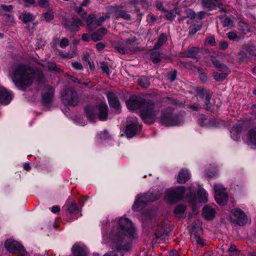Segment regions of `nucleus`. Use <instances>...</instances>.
<instances>
[{
    "instance_id": "nucleus-55",
    "label": "nucleus",
    "mask_w": 256,
    "mask_h": 256,
    "mask_svg": "<svg viewBox=\"0 0 256 256\" xmlns=\"http://www.w3.org/2000/svg\"><path fill=\"white\" fill-rule=\"evenodd\" d=\"M155 6L156 8L162 12H166V9L164 7L162 3L158 0H156L155 2Z\"/></svg>"
},
{
    "instance_id": "nucleus-21",
    "label": "nucleus",
    "mask_w": 256,
    "mask_h": 256,
    "mask_svg": "<svg viewBox=\"0 0 256 256\" xmlns=\"http://www.w3.org/2000/svg\"><path fill=\"white\" fill-rule=\"evenodd\" d=\"M106 96L110 106L114 108L116 110H118L120 106V103L117 96L114 93L112 92H108Z\"/></svg>"
},
{
    "instance_id": "nucleus-13",
    "label": "nucleus",
    "mask_w": 256,
    "mask_h": 256,
    "mask_svg": "<svg viewBox=\"0 0 256 256\" xmlns=\"http://www.w3.org/2000/svg\"><path fill=\"white\" fill-rule=\"evenodd\" d=\"M232 216L231 219L238 225L242 226L247 222V217L244 212L240 208H236L232 211Z\"/></svg>"
},
{
    "instance_id": "nucleus-6",
    "label": "nucleus",
    "mask_w": 256,
    "mask_h": 256,
    "mask_svg": "<svg viewBox=\"0 0 256 256\" xmlns=\"http://www.w3.org/2000/svg\"><path fill=\"white\" fill-rule=\"evenodd\" d=\"M160 197V196L152 192L138 195L132 206V209L134 211H138L143 208L147 202L157 200Z\"/></svg>"
},
{
    "instance_id": "nucleus-33",
    "label": "nucleus",
    "mask_w": 256,
    "mask_h": 256,
    "mask_svg": "<svg viewBox=\"0 0 256 256\" xmlns=\"http://www.w3.org/2000/svg\"><path fill=\"white\" fill-rule=\"evenodd\" d=\"M239 30L243 34H246L250 32V26L244 22H240L238 24Z\"/></svg>"
},
{
    "instance_id": "nucleus-22",
    "label": "nucleus",
    "mask_w": 256,
    "mask_h": 256,
    "mask_svg": "<svg viewBox=\"0 0 256 256\" xmlns=\"http://www.w3.org/2000/svg\"><path fill=\"white\" fill-rule=\"evenodd\" d=\"M82 25V21L78 18H74L70 24H64L66 28L70 32H76L79 30V26Z\"/></svg>"
},
{
    "instance_id": "nucleus-46",
    "label": "nucleus",
    "mask_w": 256,
    "mask_h": 256,
    "mask_svg": "<svg viewBox=\"0 0 256 256\" xmlns=\"http://www.w3.org/2000/svg\"><path fill=\"white\" fill-rule=\"evenodd\" d=\"M115 49L120 54H124L128 53L129 51L128 50L126 46L124 48L122 45L118 44L115 46Z\"/></svg>"
},
{
    "instance_id": "nucleus-32",
    "label": "nucleus",
    "mask_w": 256,
    "mask_h": 256,
    "mask_svg": "<svg viewBox=\"0 0 256 256\" xmlns=\"http://www.w3.org/2000/svg\"><path fill=\"white\" fill-rule=\"evenodd\" d=\"M212 61L214 66L218 70H224L228 69V68L226 64L222 63H220L218 60L216 58H213L212 60Z\"/></svg>"
},
{
    "instance_id": "nucleus-62",
    "label": "nucleus",
    "mask_w": 256,
    "mask_h": 256,
    "mask_svg": "<svg viewBox=\"0 0 256 256\" xmlns=\"http://www.w3.org/2000/svg\"><path fill=\"white\" fill-rule=\"evenodd\" d=\"M228 47V44L226 42H221L219 44L220 49L224 50L227 48Z\"/></svg>"
},
{
    "instance_id": "nucleus-20",
    "label": "nucleus",
    "mask_w": 256,
    "mask_h": 256,
    "mask_svg": "<svg viewBox=\"0 0 256 256\" xmlns=\"http://www.w3.org/2000/svg\"><path fill=\"white\" fill-rule=\"evenodd\" d=\"M112 12L114 13L116 18H120L126 20H130V16L124 10L120 8L119 7L115 6L112 8Z\"/></svg>"
},
{
    "instance_id": "nucleus-41",
    "label": "nucleus",
    "mask_w": 256,
    "mask_h": 256,
    "mask_svg": "<svg viewBox=\"0 0 256 256\" xmlns=\"http://www.w3.org/2000/svg\"><path fill=\"white\" fill-rule=\"evenodd\" d=\"M100 68L102 70L104 73H106L108 76L110 74V72L108 64L107 62H102L100 64Z\"/></svg>"
},
{
    "instance_id": "nucleus-58",
    "label": "nucleus",
    "mask_w": 256,
    "mask_h": 256,
    "mask_svg": "<svg viewBox=\"0 0 256 256\" xmlns=\"http://www.w3.org/2000/svg\"><path fill=\"white\" fill-rule=\"evenodd\" d=\"M188 107L194 111H198L202 108V106L197 104H190Z\"/></svg>"
},
{
    "instance_id": "nucleus-37",
    "label": "nucleus",
    "mask_w": 256,
    "mask_h": 256,
    "mask_svg": "<svg viewBox=\"0 0 256 256\" xmlns=\"http://www.w3.org/2000/svg\"><path fill=\"white\" fill-rule=\"evenodd\" d=\"M213 76L214 78L217 81L223 80L227 76V74L226 72L218 73V72H213Z\"/></svg>"
},
{
    "instance_id": "nucleus-24",
    "label": "nucleus",
    "mask_w": 256,
    "mask_h": 256,
    "mask_svg": "<svg viewBox=\"0 0 256 256\" xmlns=\"http://www.w3.org/2000/svg\"><path fill=\"white\" fill-rule=\"evenodd\" d=\"M190 178V174L186 170H182L177 178V182L179 184H184Z\"/></svg>"
},
{
    "instance_id": "nucleus-38",
    "label": "nucleus",
    "mask_w": 256,
    "mask_h": 256,
    "mask_svg": "<svg viewBox=\"0 0 256 256\" xmlns=\"http://www.w3.org/2000/svg\"><path fill=\"white\" fill-rule=\"evenodd\" d=\"M198 72L199 74V78L200 80L203 82H205L208 80L207 74L204 71V70L200 67L198 68Z\"/></svg>"
},
{
    "instance_id": "nucleus-14",
    "label": "nucleus",
    "mask_w": 256,
    "mask_h": 256,
    "mask_svg": "<svg viewBox=\"0 0 256 256\" xmlns=\"http://www.w3.org/2000/svg\"><path fill=\"white\" fill-rule=\"evenodd\" d=\"M54 90L50 85L44 86L42 92V100L44 104L47 106L50 104L53 100Z\"/></svg>"
},
{
    "instance_id": "nucleus-50",
    "label": "nucleus",
    "mask_w": 256,
    "mask_h": 256,
    "mask_svg": "<svg viewBox=\"0 0 256 256\" xmlns=\"http://www.w3.org/2000/svg\"><path fill=\"white\" fill-rule=\"evenodd\" d=\"M110 16L106 15L105 16H100L98 20L95 22V24H96L97 26H100L102 22L106 20V19L109 18Z\"/></svg>"
},
{
    "instance_id": "nucleus-8",
    "label": "nucleus",
    "mask_w": 256,
    "mask_h": 256,
    "mask_svg": "<svg viewBox=\"0 0 256 256\" xmlns=\"http://www.w3.org/2000/svg\"><path fill=\"white\" fill-rule=\"evenodd\" d=\"M185 192V188L184 186H179L173 189L166 190L165 194V198L166 202L170 204L174 203L180 200Z\"/></svg>"
},
{
    "instance_id": "nucleus-3",
    "label": "nucleus",
    "mask_w": 256,
    "mask_h": 256,
    "mask_svg": "<svg viewBox=\"0 0 256 256\" xmlns=\"http://www.w3.org/2000/svg\"><path fill=\"white\" fill-rule=\"evenodd\" d=\"M14 76L20 85L25 88L31 86L34 80L40 82L43 78V74L41 70H34L28 65L21 64L16 68Z\"/></svg>"
},
{
    "instance_id": "nucleus-34",
    "label": "nucleus",
    "mask_w": 256,
    "mask_h": 256,
    "mask_svg": "<svg viewBox=\"0 0 256 256\" xmlns=\"http://www.w3.org/2000/svg\"><path fill=\"white\" fill-rule=\"evenodd\" d=\"M34 20V16L30 13H24L22 14V20L24 23L26 24Z\"/></svg>"
},
{
    "instance_id": "nucleus-64",
    "label": "nucleus",
    "mask_w": 256,
    "mask_h": 256,
    "mask_svg": "<svg viewBox=\"0 0 256 256\" xmlns=\"http://www.w3.org/2000/svg\"><path fill=\"white\" fill-rule=\"evenodd\" d=\"M1 8L4 10L6 12H10L13 8V6L12 5L6 6L2 4Z\"/></svg>"
},
{
    "instance_id": "nucleus-17",
    "label": "nucleus",
    "mask_w": 256,
    "mask_h": 256,
    "mask_svg": "<svg viewBox=\"0 0 256 256\" xmlns=\"http://www.w3.org/2000/svg\"><path fill=\"white\" fill-rule=\"evenodd\" d=\"M72 250L74 256H87V248L83 244H76L72 246Z\"/></svg>"
},
{
    "instance_id": "nucleus-52",
    "label": "nucleus",
    "mask_w": 256,
    "mask_h": 256,
    "mask_svg": "<svg viewBox=\"0 0 256 256\" xmlns=\"http://www.w3.org/2000/svg\"><path fill=\"white\" fill-rule=\"evenodd\" d=\"M38 4L40 8H47L50 6L48 0H38Z\"/></svg>"
},
{
    "instance_id": "nucleus-48",
    "label": "nucleus",
    "mask_w": 256,
    "mask_h": 256,
    "mask_svg": "<svg viewBox=\"0 0 256 256\" xmlns=\"http://www.w3.org/2000/svg\"><path fill=\"white\" fill-rule=\"evenodd\" d=\"M184 12L186 18H190L192 20L195 18L196 14L190 8L186 9Z\"/></svg>"
},
{
    "instance_id": "nucleus-29",
    "label": "nucleus",
    "mask_w": 256,
    "mask_h": 256,
    "mask_svg": "<svg viewBox=\"0 0 256 256\" xmlns=\"http://www.w3.org/2000/svg\"><path fill=\"white\" fill-rule=\"evenodd\" d=\"M248 138L252 144L256 146V128H251L248 132Z\"/></svg>"
},
{
    "instance_id": "nucleus-60",
    "label": "nucleus",
    "mask_w": 256,
    "mask_h": 256,
    "mask_svg": "<svg viewBox=\"0 0 256 256\" xmlns=\"http://www.w3.org/2000/svg\"><path fill=\"white\" fill-rule=\"evenodd\" d=\"M207 42L211 46H214L216 44L215 38L214 36H208L206 38Z\"/></svg>"
},
{
    "instance_id": "nucleus-30",
    "label": "nucleus",
    "mask_w": 256,
    "mask_h": 256,
    "mask_svg": "<svg viewBox=\"0 0 256 256\" xmlns=\"http://www.w3.org/2000/svg\"><path fill=\"white\" fill-rule=\"evenodd\" d=\"M66 212L70 214H73L78 209L76 204L72 201L68 202L66 204Z\"/></svg>"
},
{
    "instance_id": "nucleus-4",
    "label": "nucleus",
    "mask_w": 256,
    "mask_h": 256,
    "mask_svg": "<svg viewBox=\"0 0 256 256\" xmlns=\"http://www.w3.org/2000/svg\"><path fill=\"white\" fill-rule=\"evenodd\" d=\"M84 110L88 118L91 122L96 120V110H98V118L101 120H106L108 116V106L106 103H100L97 106L88 104L85 107Z\"/></svg>"
},
{
    "instance_id": "nucleus-12",
    "label": "nucleus",
    "mask_w": 256,
    "mask_h": 256,
    "mask_svg": "<svg viewBox=\"0 0 256 256\" xmlns=\"http://www.w3.org/2000/svg\"><path fill=\"white\" fill-rule=\"evenodd\" d=\"M196 92L199 97L204 100L205 103V108L210 110L212 108V104L210 102L212 94L208 90H206L202 88H198L196 89Z\"/></svg>"
},
{
    "instance_id": "nucleus-59",
    "label": "nucleus",
    "mask_w": 256,
    "mask_h": 256,
    "mask_svg": "<svg viewBox=\"0 0 256 256\" xmlns=\"http://www.w3.org/2000/svg\"><path fill=\"white\" fill-rule=\"evenodd\" d=\"M227 35L228 38L230 40H235L238 38L236 34L233 32H228Z\"/></svg>"
},
{
    "instance_id": "nucleus-47",
    "label": "nucleus",
    "mask_w": 256,
    "mask_h": 256,
    "mask_svg": "<svg viewBox=\"0 0 256 256\" xmlns=\"http://www.w3.org/2000/svg\"><path fill=\"white\" fill-rule=\"evenodd\" d=\"M92 39L94 41H99L102 38V36L98 32H93L91 35Z\"/></svg>"
},
{
    "instance_id": "nucleus-57",
    "label": "nucleus",
    "mask_w": 256,
    "mask_h": 256,
    "mask_svg": "<svg viewBox=\"0 0 256 256\" xmlns=\"http://www.w3.org/2000/svg\"><path fill=\"white\" fill-rule=\"evenodd\" d=\"M96 18L94 14H90L86 18V22L88 26H90L92 24L94 20Z\"/></svg>"
},
{
    "instance_id": "nucleus-23",
    "label": "nucleus",
    "mask_w": 256,
    "mask_h": 256,
    "mask_svg": "<svg viewBox=\"0 0 256 256\" xmlns=\"http://www.w3.org/2000/svg\"><path fill=\"white\" fill-rule=\"evenodd\" d=\"M200 52L198 47H191L182 53V56L188 58H196Z\"/></svg>"
},
{
    "instance_id": "nucleus-9",
    "label": "nucleus",
    "mask_w": 256,
    "mask_h": 256,
    "mask_svg": "<svg viewBox=\"0 0 256 256\" xmlns=\"http://www.w3.org/2000/svg\"><path fill=\"white\" fill-rule=\"evenodd\" d=\"M4 246L6 249L10 252L18 253L22 256H26L27 254L24 246L16 241L7 240Z\"/></svg>"
},
{
    "instance_id": "nucleus-18",
    "label": "nucleus",
    "mask_w": 256,
    "mask_h": 256,
    "mask_svg": "<svg viewBox=\"0 0 256 256\" xmlns=\"http://www.w3.org/2000/svg\"><path fill=\"white\" fill-rule=\"evenodd\" d=\"M202 6L209 10L215 9L216 7L220 8L222 6V0H202Z\"/></svg>"
},
{
    "instance_id": "nucleus-54",
    "label": "nucleus",
    "mask_w": 256,
    "mask_h": 256,
    "mask_svg": "<svg viewBox=\"0 0 256 256\" xmlns=\"http://www.w3.org/2000/svg\"><path fill=\"white\" fill-rule=\"evenodd\" d=\"M233 25L232 20L229 18L226 17L222 22V26L224 27L232 26Z\"/></svg>"
},
{
    "instance_id": "nucleus-56",
    "label": "nucleus",
    "mask_w": 256,
    "mask_h": 256,
    "mask_svg": "<svg viewBox=\"0 0 256 256\" xmlns=\"http://www.w3.org/2000/svg\"><path fill=\"white\" fill-rule=\"evenodd\" d=\"M60 38H58V36H54L53 39H52V40L51 42V46L52 48H56L58 44L60 45Z\"/></svg>"
},
{
    "instance_id": "nucleus-40",
    "label": "nucleus",
    "mask_w": 256,
    "mask_h": 256,
    "mask_svg": "<svg viewBox=\"0 0 256 256\" xmlns=\"http://www.w3.org/2000/svg\"><path fill=\"white\" fill-rule=\"evenodd\" d=\"M166 18L170 20H173L176 16V14H177L176 10H171L170 11H167L166 10Z\"/></svg>"
},
{
    "instance_id": "nucleus-49",
    "label": "nucleus",
    "mask_w": 256,
    "mask_h": 256,
    "mask_svg": "<svg viewBox=\"0 0 256 256\" xmlns=\"http://www.w3.org/2000/svg\"><path fill=\"white\" fill-rule=\"evenodd\" d=\"M70 42L67 38H62L60 42V46L62 48H64L69 45Z\"/></svg>"
},
{
    "instance_id": "nucleus-39",
    "label": "nucleus",
    "mask_w": 256,
    "mask_h": 256,
    "mask_svg": "<svg viewBox=\"0 0 256 256\" xmlns=\"http://www.w3.org/2000/svg\"><path fill=\"white\" fill-rule=\"evenodd\" d=\"M47 67L48 70L56 72H61L60 68L55 63L52 62H48Z\"/></svg>"
},
{
    "instance_id": "nucleus-42",
    "label": "nucleus",
    "mask_w": 256,
    "mask_h": 256,
    "mask_svg": "<svg viewBox=\"0 0 256 256\" xmlns=\"http://www.w3.org/2000/svg\"><path fill=\"white\" fill-rule=\"evenodd\" d=\"M44 20L46 22H50L54 18V14L52 10L48 9V12L44 14Z\"/></svg>"
},
{
    "instance_id": "nucleus-44",
    "label": "nucleus",
    "mask_w": 256,
    "mask_h": 256,
    "mask_svg": "<svg viewBox=\"0 0 256 256\" xmlns=\"http://www.w3.org/2000/svg\"><path fill=\"white\" fill-rule=\"evenodd\" d=\"M201 26L198 24H192L190 26L189 34H194L196 32L200 30Z\"/></svg>"
},
{
    "instance_id": "nucleus-10",
    "label": "nucleus",
    "mask_w": 256,
    "mask_h": 256,
    "mask_svg": "<svg viewBox=\"0 0 256 256\" xmlns=\"http://www.w3.org/2000/svg\"><path fill=\"white\" fill-rule=\"evenodd\" d=\"M215 192V200L217 203L221 206L226 204L228 200V194L224 187L220 184H216L214 186Z\"/></svg>"
},
{
    "instance_id": "nucleus-15",
    "label": "nucleus",
    "mask_w": 256,
    "mask_h": 256,
    "mask_svg": "<svg viewBox=\"0 0 256 256\" xmlns=\"http://www.w3.org/2000/svg\"><path fill=\"white\" fill-rule=\"evenodd\" d=\"M12 94L4 87L0 86V102L4 104H8L12 100Z\"/></svg>"
},
{
    "instance_id": "nucleus-11",
    "label": "nucleus",
    "mask_w": 256,
    "mask_h": 256,
    "mask_svg": "<svg viewBox=\"0 0 256 256\" xmlns=\"http://www.w3.org/2000/svg\"><path fill=\"white\" fill-rule=\"evenodd\" d=\"M240 60L242 62H248L255 60L256 48L252 46H246L240 52Z\"/></svg>"
},
{
    "instance_id": "nucleus-63",
    "label": "nucleus",
    "mask_w": 256,
    "mask_h": 256,
    "mask_svg": "<svg viewBox=\"0 0 256 256\" xmlns=\"http://www.w3.org/2000/svg\"><path fill=\"white\" fill-rule=\"evenodd\" d=\"M228 252H234V254L237 256L238 254V251L236 248V246L234 245L231 246L228 248Z\"/></svg>"
},
{
    "instance_id": "nucleus-25",
    "label": "nucleus",
    "mask_w": 256,
    "mask_h": 256,
    "mask_svg": "<svg viewBox=\"0 0 256 256\" xmlns=\"http://www.w3.org/2000/svg\"><path fill=\"white\" fill-rule=\"evenodd\" d=\"M214 214L215 210L213 208L208 206L203 208V216L206 219L210 220L214 218Z\"/></svg>"
},
{
    "instance_id": "nucleus-27",
    "label": "nucleus",
    "mask_w": 256,
    "mask_h": 256,
    "mask_svg": "<svg viewBox=\"0 0 256 256\" xmlns=\"http://www.w3.org/2000/svg\"><path fill=\"white\" fill-rule=\"evenodd\" d=\"M197 194L200 202L206 203L208 202V194L204 188H200L197 192Z\"/></svg>"
},
{
    "instance_id": "nucleus-2",
    "label": "nucleus",
    "mask_w": 256,
    "mask_h": 256,
    "mask_svg": "<svg viewBox=\"0 0 256 256\" xmlns=\"http://www.w3.org/2000/svg\"><path fill=\"white\" fill-rule=\"evenodd\" d=\"M118 223L119 229L114 238L116 246L118 251L126 252L130 248V242L135 234V228L127 218H120Z\"/></svg>"
},
{
    "instance_id": "nucleus-28",
    "label": "nucleus",
    "mask_w": 256,
    "mask_h": 256,
    "mask_svg": "<svg viewBox=\"0 0 256 256\" xmlns=\"http://www.w3.org/2000/svg\"><path fill=\"white\" fill-rule=\"evenodd\" d=\"M167 40V36L166 34L162 33L160 34L157 42L154 47V50L159 49Z\"/></svg>"
},
{
    "instance_id": "nucleus-1",
    "label": "nucleus",
    "mask_w": 256,
    "mask_h": 256,
    "mask_svg": "<svg viewBox=\"0 0 256 256\" xmlns=\"http://www.w3.org/2000/svg\"><path fill=\"white\" fill-rule=\"evenodd\" d=\"M126 104L130 110L140 109V117L147 124L152 123L158 112V108L152 102L146 101L144 98L139 96H132L126 102Z\"/></svg>"
},
{
    "instance_id": "nucleus-51",
    "label": "nucleus",
    "mask_w": 256,
    "mask_h": 256,
    "mask_svg": "<svg viewBox=\"0 0 256 256\" xmlns=\"http://www.w3.org/2000/svg\"><path fill=\"white\" fill-rule=\"evenodd\" d=\"M72 66L76 70H83V66L80 62H72Z\"/></svg>"
},
{
    "instance_id": "nucleus-53",
    "label": "nucleus",
    "mask_w": 256,
    "mask_h": 256,
    "mask_svg": "<svg viewBox=\"0 0 256 256\" xmlns=\"http://www.w3.org/2000/svg\"><path fill=\"white\" fill-rule=\"evenodd\" d=\"M194 236L198 244L201 246H202L204 244V240L200 236L194 234Z\"/></svg>"
},
{
    "instance_id": "nucleus-36",
    "label": "nucleus",
    "mask_w": 256,
    "mask_h": 256,
    "mask_svg": "<svg viewBox=\"0 0 256 256\" xmlns=\"http://www.w3.org/2000/svg\"><path fill=\"white\" fill-rule=\"evenodd\" d=\"M162 102H164L170 106H176L178 103L176 100L172 99L170 97H164L162 98Z\"/></svg>"
},
{
    "instance_id": "nucleus-7",
    "label": "nucleus",
    "mask_w": 256,
    "mask_h": 256,
    "mask_svg": "<svg viewBox=\"0 0 256 256\" xmlns=\"http://www.w3.org/2000/svg\"><path fill=\"white\" fill-rule=\"evenodd\" d=\"M64 104L75 106L79 103V98L77 92L73 88H67L61 94Z\"/></svg>"
},
{
    "instance_id": "nucleus-45",
    "label": "nucleus",
    "mask_w": 256,
    "mask_h": 256,
    "mask_svg": "<svg viewBox=\"0 0 256 256\" xmlns=\"http://www.w3.org/2000/svg\"><path fill=\"white\" fill-rule=\"evenodd\" d=\"M177 72L176 70H172L168 73V79L171 82H174L176 78Z\"/></svg>"
},
{
    "instance_id": "nucleus-16",
    "label": "nucleus",
    "mask_w": 256,
    "mask_h": 256,
    "mask_svg": "<svg viewBox=\"0 0 256 256\" xmlns=\"http://www.w3.org/2000/svg\"><path fill=\"white\" fill-rule=\"evenodd\" d=\"M156 240H162L165 242L168 238V232L166 230V226H158L154 234Z\"/></svg>"
},
{
    "instance_id": "nucleus-5",
    "label": "nucleus",
    "mask_w": 256,
    "mask_h": 256,
    "mask_svg": "<svg viewBox=\"0 0 256 256\" xmlns=\"http://www.w3.org/2000/svg\"><path fill=\"white\" fill-rule=\"evenodd\" d=\"M160 122L166 126H174L179 124L182 121L180 114L174 112V108L171 106L161 111Z\"/></svg>"
},
{
    "instance_id": "nucleus-31",
    "label": "nucleus",
    "mask_w": 256,
    "mask_h": 256,
    "mask_svg": "<svg viewBox=\"0 0 256 256\" xmlns=\"http://www.w3.org/2000/svg\"><path fill=\"white\" fill-rule=\"evenodd\" d=\"M140 86L144 88H147L150 86V82L148 78L145 76H142L138 78Z\"/></svg>"
},
{
    "instance_id": "nucleus-19",
    "label": "nucleus",
    "mask_w": 256,
    "mask_h": 256,
    "mask_svg": "<svg viewBox=\"0 0 256 256\" xmlns=\"http://www.w3.org/2000/svg\"><path fill=\"white\" fill-rule=\"evenodd\" d=\"M140 129V126L136 122H134L126 126L125 134L128 138H131L137 133Z\"/></svg>"
},
{
    "instance_id": "nucleus-61",
    "label": "nucleus",
    "mask_w": 256,
    "mask_h": 256,
    "mask_svg": "<svg viewBox=\"0 0 256 256\" xmlns=\"http://www.w3.org/2000/svg\"><path fill=\"white\" fill-rule=\"evenodd\" d=\"M92 39L90 34L86 33L84 34L82 36V40L84 42H89Z\"/></svg>"
},
{
    "instance_id": "nucleus-35",
    "label": "nucleus",
    "mask_w": 256,
    "mask_h": 256,
    "mask_svg": "<svg viewBox=\"0 0 256 256\" xmlns=\"http://www.w3.org/2000/svg\"><path fill=\"white\" fill-rule=\"evenodd\" d=\"M161 54L159 52H152L150 55V58L152 60V62L154 64H158L161 61Z\"/></svg>"
},
{
    "instance_id": "nucleus-43",
    "label": "nucleus",
    "mask_w": 256,
    "mask_h": 256,
    "mask_svg": "<svg viewBox=\"0 0 256 256\" xmlns=\"http://www.w3.org/2000/svg\"><path fill=\"white\" fill-rule=\"evenodd\" d=\"M186 210V207L182 204H179L176 208L174 213L176 215L180 214H183Z\"/></svg>"
},
{
    "instance_id": "nucleus-26",
    "label": "nucleus",
    "mask_w": 256,
    "mask_h": 256,
    "mask_svg": "<svg viewBox=\"0 0 256 256\" xmlns=\"http://www.w3.org/2000/svg\"><path fill=\"white\" fill-rule=\"evenodd\" d=\"M137 41V38L134 36L127 38L125 40L126 46L128 51L130 52L134 51L135 46L138 44Z\"/></svg>"
}]
</instances>
